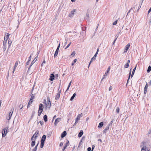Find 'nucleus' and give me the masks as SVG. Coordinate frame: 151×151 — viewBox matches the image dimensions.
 <instances>
[{
  "label": "nucleus",
  "instance_id": "7ed1b4c3",
  "mask_svg": "<svg viewBox=\"0 0 151 151\" xmlns=\"http://www.w3.org/2000/svg\"><path fill=\"white\" fill-rule=\"evenodd\" d=\"M110 67H109L108 68H107L106 71V72L105 74L104 75L102 78L101 79V82L106 77V76H107L108 75V73L109 72V71H110Z\"/></svg>",
  "mask_w": 151,
  "mask_h": 151
},
{
  "label": "nucleus",
  "instance_id": "4d7b16f0",
  "mask_svg": "<svg viewBox=\"0 0 151 151\" xmlns=\"http://www.w3.org/2000/svg\"><path fill=\"white\" fill-rule=\"evenodd\" d=\"M151 12V6L148 11V14H149V13H150Z\"/></svg>",
  "mask_w": 151,
  "mask_h": 151
},
{
  "label": "nucleus",
  "instance_id": "a18cd8bd",
  "mask_svg": "<svg viewBox=\"0 0 151 151\" xmlns=\"http://www.w3.org/2000/svg\"><path fill=\"white\" fill-rule=\"evenodd\" d=\"M75 51H73L71 55V56L72 57H73L75 55Z\"/></svg>",
  "mask_w": 151,
  "mask_h": 151
},
{
  "label": "nucleus",
  "instance_id": "6e6d98bb",
  "mask_svg": "<svg viewBox=\"0 0 151 151\" xmlns=\"http://www.w3.org/2000/svg\"><path fill=\"white\" fill-rule=\"evenodd\" d=\"M30 61H29V60H28V61L27 62V63H26L27 65L25 66L26 67H27V65H28L29 64Z\"/></svg>",
  "mask_w": 151,
  "mask_h": 151
},
{
  "label": "nucleus",
  "instance_id": "4468645a",
  "mask_svg": "<svg viewBox=\"0 0 151 151\" xmlns=\"http://www.w3.org/2000/svg\"><path fill=\"white\" fill-rule=\"evenodd\" d=\"M55 76L54 74H52L50 76V78H49L50 80V81H53L54 79Z\"/></svg>",
  "mask_w": 151,
  "mask_h": 151
},
{
  "label": "nucleus",
  "instance_id": "e2e57ef3",
  "mask_svg": "<svg viewBox=\"0 0 151 151\" xmlns=\"http://www.w3.org/2000/svg\"><path fill=\"white\" fill-rule=\"evenodd\" d=\"M86 17H88V18L89 17V14H88V13H87V14H86Z\"/></svg>",
  "mask_w": 151,
  "mask_h": 151
},
{
  "label": "nucleus",
  "instance_id": "dca6fc26",
  "mask_svg": "<svg viewBox=\"0 0 151 151\" xmlns=\"http://www.w3.org/2000/svg\"><path fill=\"white\" fill-rule=\"evenodd\" d=\"M69 143V141H68L67 142H66L65 145L64 146L63 148L62 149L63 151H64L65 149L66 148Z\"/></svg>",
  "mask_w": 151,
  "mask_h": 151
},
{
  "label": "nucleus",
  "instance_id": "bb28decb",
  "mask_svg": "<svg viewBox=\"0 0 151 151\" xmlns=\"http://www.w3.org/2000/svg\"><path fill=\"white\" fill-rule=\"evenodd\" d=\"M32 142H31V145L32 147H33L35 146V140H32Z\"/></svg>",
  "mask_w": 151,
  "mask_h": 151
},
{
  "label": "nucleus",
  "instance_id": "412c9836",
  "mask_svg": "<svg viewBox=\"0 0 151 151\" xmlns=\"http://www.w3.org/2000/svg\"><path fill=\"white\" fill-rule=\"evenodd\" d=\"M83 133V130H81L78 133V137H81Z\"/></svg>",
  "mask_w": 151,
  "mask_h": 151
},
{
  "label": "nucleus",
  "instance_id": "338daca9",
  "mask_svg": "<svg viewBox=\"0 0 151 151\" xmlns=\"http://www.w3.org/2000/svg\"><path fill=\"white\" fill-rule=\"evenodd\" d=\"M148 83H149V85L150 86L151 85V80Z\"/></svg>",
  "mask_w": 151,
  "mask_h": 151
},
{
  "label": "nucleus",
  "instance_id": "49530a36",
  "mask_svg": "<svg viewBox=\"0 0 151 151\" xmlns=\"http://www.w3.org/2000/svg\"><path fill=\"white\" fill-rule=\"evenodd\" d=\"M118 21V20H116V21H115V22H114L113 23V25H115L116 24L117 21Z\"/></svg>",
  "mask_w": 151,
  "mask_h": 151
},
{
  "label": "nucleus",
  "instance_id": "052dcab7",
  "mask_svg": "<svg viewBox=\"0 0 151 151\" xmlns=\"http://www.w3.org/2000/svg\"><path fill=\"white\" fill-rule=\"evenodd\" d=\"M63 142H60V147L62 146H63Z\"/></svg>",
  "mask_w": 151,
  "mask_h": 151
},
{
  "label": "nucleus",
  "instance_id": "0eeeda50",
  "mask_svg": "<svg viewBox=\"0 0 151 151\" xmlns=\"http://www.w3.org/2000/svg\"><path fill=\"white\" fill-rule=\"evenodd\" d=\"M6 128L4 129H3L2 131V134L3 137H4L7 134V131L6 130Z\"/></svg>",
  "mask_w": 151,
  "mask_h": 151
},
{
  "label": "nucleus",
  "instance_id": "1a4fd4ad",
  "mask_svg": "<svg viewBox=\"0 0 151 151\" xmlns=\"http://www.w3.org/2000/svg\"><path fill=\"white\" fill-rule=\"evenodd\" d=\"M130 46V45L129 43H128L126 46L124 50V52H126L128 50V49H129Z\"/></svg>",
  "mask_w": 151,
  "mask_h": 151
},
{
  "label": "nucleus",
  "instance_id": "a211bd4d",
  "mask_svg": "<svg viewBox=\"0 0 151 151\" xmlns=\"http://www.w3.org/2000/svg\"><path fill=\"white\" fill-rule=\"evenodd\" d=\"M9 34L7 33H6L5 34L4 39L7 40L9 38Z\"/></svg>",
  "mask_w": 151,
  "mask_h": 151
},
{
  "label": "nucleus",
  "instance_id": "ea45409f",
  "mask_svg": "<svg viewBox=\"0 0 151 151\" xmlns=\"http://www.w3.org/2000/svg\"><path fill=\"white\" fill-rule=\"evenodd\" d=\"M12 41H9V40H8V44L9 45V47L10 46L11 43H12Z\"/></svg>",
  "mask_w": 151,
  "mask_h": 151
},
{
  "label": "nucleus",
  "instance_id": "f704fd0d",
  "mask_svg": "<svg viewBox=\"0 0 151 151\" xmlns=\"http://www.w3.org/2000/svg\"><path fill=\"white\" fill-rule=\"evenodd\" d=\"M44 142H41V144H40V147L41 148H42L44 146Z\"/></svg>",
  "mask_w": 151,
  "mask_h": 151
},
{
  "label": "nucleus",
  "instance_id": "4c0bfd02",
  "mask_svg": "<svg viewBox=\"0 0 151 151\" xmlns=\"http://www.w3.org/2000/svg\"><path fill=\"white\" fill-rule=\"evenodd\" d=\"M71 81L70 82V83H69V85H68V87L67 88V90H66V91H67L69 89L70 87V85H71Z\"/></svg>",
  "mask_w": 151,
  "mask_h": 151
},
{
  "label": "nucleus",
  "instance_id": "774afa93",
  "mask_svg": "<svg viewBox=\"0 0 151 151\" xmlns=\"http://www.w3.org/2000/svg\"><path fill=\"white\" fill-rule=\"evenodd\" d=\"M148 133L149 134L151 133V129L149 130V132H148Z\"/></svg>",
  "mask_w": 151,
  "mask_h": 151
},
{
  "label": "nucleus",
  "instance_id": "b1692460",
  "mask_svg": "<svg viewBox=\"0 0 151 151\" xmlns=\"http://www.w3.org/2000/svg\"><path fill=\"white\" fill-rule=\"evenodd\" d=\"M76 96V93H74L73 94L72 96L71 97L70 99V101H72L75 98V97Z\"/></svg>",
  "mask_w": 151,
  "mask_h": 151
},
{
  "label": "nucleus",
  "instance_id": "58836bf2",
  "mask_svg": "<svg viewBox=\"0 0 151 151\" xmlns=\"http://www.w3.org/2000/svg\"><path fill=\"white\" fill-rule=\"evenodd\" d=\"M113 120H112V121L111 122H110V123L109 124H108L107 125H108L109 126V127H110V126H111V125H112V123H113Z\"/></svg>",
  "mask_w": 151,
  "mask_h": 151
},
{
  "label": "nucleus",
  "instance_id": "f03ea898",
  "mask_svg": "<svg viewBox=\"0 0 151 151\" xmlns=\"http://www.w3.org/2000/svg\"><path fill=\"white\" fill-rule=\"evenodd\" d=\"M39 132L37 130L36 131L35 133L34 134L33 136L32 137L31 140H33L35 139H36L37 137L39 136Z\"/></svg>",
  "mask_w": 151,
  "mask_h": 151
},
{
  "label": "nucleus",
  "instance_id": "2eb2a0df",
  "mask_svg": "<svg viewBox=\"0 0 151 151\" xmlns=\"http://www.w3.org/2000/svg\"><path fill=\"white\" fill-rule=\"evenodd\" d=\"M109 126L107 125L106 126V128L105 129L103 130V134H105L106 133L107 131L109 129Z\"/></svg>",
  "mask_w": 151,
  "mask_h": 151
},
{
  "label": "nucleus",
  "instance_id": "423d86ee",
  "mask_svg": "<svg viewBox=\"0 0 151 151\" xmlns=\"http://www.w3.org/2000/svg\"><path fill=\"white\" fill-rule=\"evenodd\" d=\"M83 116V114L81 113L80 114H79L77 116L76 118V123H77V121L80 120V118L82 117Z\"/></svg>",
  "mask_w": 151,
  "mask_h": 151
},
{
  "label": "nucleus",
  "instance_id": "680f3d73",
  "mask_svg": "<svg viewBox=\"0 0 151 151\" xmlns=\"http://www.w3.org/2000/svg\"><path fill=\"white\" fill-rule=\"evenodd\" d=\"M112 89V88L111 87V86H110V87L109 88V91H110Z\"/></svg>",
  "mask_w": 151,
  "mask_h": 151
},
{
  "label": "nucleus",
  "instance_id": "864d4df0",
  "mask_svg": "<svg viewBox=\"0 0 151 151\" xmlns=\"http://www.w3.org/2000/svg\"><path fill=\"white\" fill-rule=\"evenodd\" d=\"M98 52H96V53L95 54V55H94V57H96L97 54H98Z\"/></svg>",
  "mask_w": 151,
  "mask_h": 151
},
{
  "label": "nucleus",
  "instance_id": "37998d69",
  "mask_svg": "<svg viewBox=\"0 0 151 151\" xmlns=\"http://www.w3.org/2000/svg\"><path fill=\"white\" fill-rule=\"evenodd\" d=\"M115 37H116V38L115 39V40H114V41H113V44L114 45L115 43V42L117 39V38L118 37V36H117V35H116L115 36Z\"/></svg>",
  "mask_w": 151,
  "mask_h": 151
},
{
  "label": "nucleus",
  "instance_id": "c85d7f7f",
  "mask_svg": "<svg viewBox=\"0 0 151 151\" xmlns=\"http://www.w3.org/2000/svg\"><path fill=\"white\" fill-rule=\"evenodd\" d=\"M32 102H33V101L32 100H30L29 101V102H28V104L27 108H28V107L30 105V104H32Z\"/></svg>",
  "mask_w": 151,
  "mask_h": 151
},
{
  "label": "nucleus",
  "instance_id": "a878e982",
  "mask_svg": "<svg viewBox=\"0 0 151 151\" xmlns=\"http://www.w3.org/2000/svg\"><path fill=\"white\" fill-rule=\"evenodd\" d=\"M147 149V147L146 146H143L141 149V151H146Z\"/></svg>",
  "mask_w": 151,
  "mask_h": 151
},
{
  "label": "nucleus",
  "instance_id": "09e8293b",
  "mask_svg": "<svg viewBox=\"0 0 151 151\" xmlns=\"http://www.w3.org/2000/svg\"><path fill=\"white\" fill-rule=\"evenodd\" d=\"M23 105L22 104H20L19 106V107L20 108V109H22L23 107Z\"/></svg>",
  "mask_w": 151,
  "mask_h": 151
},
{
  "label": "nucleus",
  "instance_id": "6e6552de",
  "mask_svg": "<svg viewBox=\"0 0 151 151\" xmlns=\"http://www.w3.org/2000/svg\"><path fill=\"white\" fill-rule=\"evenodd\" d=\"M14 110V108H12L11 110H12V112H11L9 113V116H9V118L8 119L7 118V119L8 120H10L11 119V118L12 116V114H13Z\"/></svg>",
  "mask_w": 151,
  "mask_h": 151
},
{
  "label": "nucleus",
  "instance_id": "aec40b11",
  "mask_svg": "<svg viewBox=\"0 0 151 151\" xmlns=\"http://www.w3.org/2000/svg\"><path fill=\"white\" fill-rule=\"evenodd\" d=\"M104 125V122H100L98 127V128H102Z\"/></svg>",
  "mask_w": 151,
  "mask_h": 151
},
{
  "label": "nucleus",
  "instance_id": "5701e85b",
  "mask_svg": "<svg viewBox=\"0 0 151 151\" xmlns=\"http://www.w3.org/2000/svg\"><path fill=\"white\" fill-rule=\"evenodd\" d=\"M135 9V8L134 7H133V8H132L127 13V14H129L131 12H133L134 13V10Z\"/></svg>",
  "mask_w": 151,
  "mask_h": 151
},
{
  "label": "nucleus",
  "instance_id": "cd10ccee",
  "mask_svg": "<svg viewBox=\"0 0 151 151\" xmlns=\"http://www.w3.org/2000/svg\"><path fill=\"white\" fill-rule=\"evenodd\" d=\"M43 119L45 122H46L47 121V116L46 115L44 116Z\"/></svg>",
  "mask_w": 151,
  "mask_h": 151
},
{
  "label": "nucleus",
  "instance_id": "bf43d9fd",
  "mask_svg": "<svg viewBox=\"0 0 151 151\" xmlns=\"http://www.w3.org/2000/svg\"><path fill=\"white\" fill-rule=\"evenodd\" d=\"M37 150V148L36 147H34V149H33L32 151H36Z\"/></svg>",
  "mask_w": 151,
  "mask_h": 151
},
{
  "label": "nucleus",
  "instance_id": "ddd939ff",
  "mask_svg": "<svg viewBox=\"0 0 151 151\" xmlns=\"http://www.w3.org/2000/svg\"><path fill=\"white\" fill-rule=\"evenodd\" d=\"M60 93H61L60 91H58V93H57V94L56 97L55 98V99L56 100L58 99L60 97Z\"/></svg>",
  "mask_w": 151,
  "mask_h": 151
},
{
  "label": "nucleus",
  "instance_id": "8fccbe9b",
  "mask_svg": "<svg viewBox=\"0 0 151 151\" xmlns=\"http://www.w3.org/2000/svg\"><path fill=\"white\" fill-rule=\"evenodd\" d=\"M119 107L117 108L116 109V112L117 113H119Z\"/></svg>",
  "mask_w": 151,
  "mask_h": 151
},
{
  "label": "nucleus",
  "instance_id": "69168bd1",
  "mask_svg": "<svg viewBox=\"0 0 151 151\" xmlns=\"http://www.w3.org/2000/svg\"><path fill=\"white\" fill-rule=\"evenodd\" d=\"M77 61V59H75L74 60H73V63H76Z\"/></svg>",
  "mask_w": 151,
  "mask_h": 151
},
{
  "label": "nucleus",
  "instance_id": "e433bc0d",
  "mask_svg": "<svg viewBox=\"0 0 151 151\" xmlns=\"http://www.w3.org/2000/svg\"><path fill=\"white\" fill-rule=\"evenodd\" d=\"M3 51L4 52L6 50V46L3 45Z\"/></svg>",
  "mask_w": 151,
  "mask_h": 151
},
{
  "label": "nucleus",
  "instance_id": "473e14b6",
  "mask_svg": "<svg viewBox=\"0 0 151 151\" xmlns=\"http://www.w3.org/2000/svg\"><path fill=\"white\" fill-rule=\"evenodd\" d=\"M32 65V64H31L30 66H29V68H28V71H27V73L28 74H31V72H29V70L31 66Z\"/></svg>",
  "mask_w": 151,
  "mask_h": 151
},
{
  "label": "nucleus",
  "instance_id": "c9c22d12",
  "mask_svg": "<svg viewBox=\"0 0 151 151\" xmlns=\"http://www.w3.org/2000/svg\"><path fill=\"white\" fill-rule=\"evenodd\" d=\"M33 53H32V54H31L30 55V56L29 58V59H28V60H29V61H30V60L31 59V57L32 56H33Z\"/></svg>",
  "mask_w": 151,
  "mask_h": 151
},
{
  "label": "nucleus",
  "instance_id": "6ab92c4d",
  "mask_svg": "<svg viewBox=\"0 0 151 151\" xmlns=\"http://www.w3.org/2000/svg\"><path fill=\"white\" fill-rule=\"evenodd\" d=\"M46 139V135H43L42 137V138H41V142H45V141Z\"/></svg>",
  "mask_w": 151,
  "mask_h": 151
},
{
  "label": "nucleus",
  "instance_id": "2f4dec72",
  "mask_svg": "<svg viewBox=\"0 0 151 151\" xmlns=\"http://www.w3.org/2000/svg\"><path fill=\"white\" fill-rule=\"evenodd\" d=\"M131 69L130 70L129 73V76L128 78V80H127V84L128 83L129 80V78H130V75H131Z\"/></svg>",
  "mask_w": 151,
  "mask_h": 151
},
{
  "label": "nucleus",
  "instance_id": "603ef678",
  "mask_svg": "<svg viewBox=\"0 0 151 151\" xmlns=\"http://www.w3.org/2000/svg\"><path fill=\"white\" fill-rule=\"evenodd\" d=\"M87 150L88 151H91V147H88V148Z\"/></svg>",
  "mask_w": 151,
  "mask_h": 151
},
{
  "label": "nucleus",
  "instance_id": "a19ab883",
  "mask_svg": "<svg viewBox=\"0 0 151 151\" xmlns=\"http://www.w3.org/2000/svg\"><path fill=\"white\" fill-rule=\"evenodd\" d=\"M35 97V96L33 94L32 95L30 100H32Z\"/></svg>",
  "mask_w": 151,
  "mask_h": 151
},
{
  "label": "nucleus",
  "instance_id": "13d9d810",
  "mask_svg": "<svg viewBox=\"0 0 151 151\" xmlns=\"http://www.w3.org/2000/svg\"><path fill=\"white\" fill-rule=\"evenodd\" d=\"M95 147V146L94 145H93L92 146V151H93V150L94 149V148Z\"/></svg>",
  "mask_w": 151,
  "mask_h": 151
},
{
  "label": "nucleus",
  "instance_id": "9d476101",
  "mask_svg": "<svg viewBox=\"0 0 151 151\" xmlns=\"http://www.w3.org/2000/svg\"><path fill=\"white\" fill-rule=\"evenodd\" d=\"M76 10L75 9L73 11H72L71 13L69 14V17H73L74 14L75 12H76Z\"/></svg>",
  "mask_w": 151,
  "mask_h": 151
},
{
  "label": "nucleus",
  "instance_id": "3c124183",
  "mask_svg": "<svg viewBox=\"0 0 151 151\" xmlns=\"http://www.w3.org/2000/svg\"><path fill=\"white\" fill-rule=\"evenodd\" d=\"M137 66H136L133 69L132 72H133L134 73L135 70H136V68Z\"/></svg>",
  "mask_w": 151,
  "mask_h": 151
},
{
  "label": "nucleus",
  "instance_id": "f8f14e48",
  "mask_svg": "<svg viewBox=\"0 0 151 151\" xmlns=\"http://www.w3.org/2000/svg\"><path fill=\"white\" fill-rule=\"evenodd\" d=\"M148 84L147 83H146V84L144 88V93L145 94L147 93V90L148 89Z\"/></svg>",
  "mask_w": 151,
  "mask_h": 151
},
{
  "label": "nucleus",
  "instance_id": "9b49d317",
  "mask_svg": "<svg viewBox=\"0 0 151 151\" xmlns=\"http://www.w3.org/2000/svg\"><path fill=\"white\" fill-rule=\"evenodd\" d=\"M61 120V119L60 118H58L56 119L55 121L54 124L56 126L58 123Z\"/></svg>",
  "mask_w": 151,
  "mask_h": 151
},
{
  "label": "nucleus",
  "instance_id": "4be33fe9",
  "mask_svg": "<svg viewBox=\"0 0 151 151\" xmlns=\"http://www.w3.org/2000/svg\"><path fill=\"white\" fill-rule=\"evenodd\" d=\"M18 65V62L17 61H16V62L15 63V65L14 66V69H13V73H14V71H15V69L16 68V67Z\"/></svg>",
  "mask_w": 151,
  "mask_h": 151
},
{
  "label": "nucleus",
  "instance_id": "c756f323",
  "mask_svg": "<svg viewBox=\"0 0 151 151\" xmlns=\"http://www.w3.org/2000/svg\"><path fill=\"white\" fill-rule=\"evenodd\" d=\"M151 71V67L150 66H149L148 68V69L147 70V72L148 73H149Z\"/></svg>",
  "mask_w": 151,
  "mask_h": 151
},
{
  "label": "nucleus",
  "instance_id": "20e7f679",
  "mask_svg": "<svg viewBox=\"0 0 151 151\" xmlns=\"http://www.w3.org/2000/svg\"><path fill=\"white\" fill-rule=\"evenodd\" d=\"M60 43L59 44L58 46L57 49L55 51V53L54 55V58H55L58 55L59 50L60 47Z\"/></svg>",
  "mask_w": 151,
  "mask_h": 151
},
{
  "label": "nucleus",
  "instance_id": "7c9ffc66",
  "mask_svg": "<svg viewBox=\"0 0 151 151\" xmlns=\"http://www.w3.org/2000/svg\"><path fill=\"white\" fill-rule=\"evenodd\" d=\"M7 40H5L4 39V42H3V45H5V46L7 45Z\"/></svg>",
  "mask_w": 151,
  "mask_h": 151
},
{
  "label": "nucleus",
  "instance_id": "79ce46f5",
  "mask_svg": "<svg viewBox=\"0 0 151 151\" xmlns=\"http://www.w3.org/2000/svg\"><path fill=\"white\" fill-rule=\"evenodd\" d=\"M35 111H32V115L31 116V117L32 118V117L34 116V115L35 114Z\"/></svg>",
  "mask_w": 151,
  "mask_h": 151
},
{
  "label": "nucleus",
  "instance_id": "c03bdc74",
  "mask_svg": "<svg viewBox=\"0 0 151 151\" xmlns=\"http://www.w3.org/2000/svg\"><path fill=\"white\" fill-rule=\"evenodd\" d=\"M129 66V64H128L127 63H126L124 65V67L125 68H127Z\"/></svg>",
  "mask_w": 151,
  "mask_h": 151
},
{
  "label": "nucleus",
  "instance_id": "f3484780",
  "mask_svg": "<svg viewBox=\"0 0 151 151\" xmlns=\"http://www.w3.org/2000/svg\"><path fill=\"white\" fill-rule=\"evenodd\" d=\"M67 133L66 131H64L61 134V138H63L66 135Z\"/></svg>",
  "mask_w": 151,
  "mask_h": 151
},
{
  "label": "nucleus",
  "instance_id": "f257e3e1",
  "mask_svg": "<svg viewBox=\"0 0 151 151\" xmlns=\"http://www.w3.org/2000/svg\"><path fill=\"white\" fill-rule=\"evenodd\" d=\"M43 108L44 107L43 105L42 104H40L39 105V110L38 112V115L39 116H40L41 114L43 111Z\"/></svg>",
  "mask_w": 151,
  "mask_h": 151
},
{
  "label": "nucleus",
  "instance_id": "39448f33",
  "mask_svg": "<svg viewBox=\"0 0 151 151\" xmlns=\"http://www.w3.org/2000/svg\"><path fill=\"white\" fill-rule=\"evenodd\" d=\"M47 105L46 106V107L50 108L51 106V102L50 100V99L49 98V96H47Z\"/></svg>",
  "mask_w": 151,
  "mask_h": 151
},
{
  "label": "nucleus",
  "instance_id": "72a5a7b5",
  "mask_svg": "<svg viewBox=\"0 0 151 151\" xmlns=\"http://www.w3.org/2000/svg\"><path fill=\"white\" fill-rule=\"evenodd\" d=\"M37 59V56L34 59V60H33V61L32 62L31 64H32V65L35 62V61H36Z\"/></svg>",
  "mask_w": 151,
  "mask_h": 151
},
{
  "label": "nucleus",
  "instance_id": "de8ad7c7",
  "mask_svg": "<svg viewBox=\"0 0 151 151\" xmlns=\"http://www.w3.org/2000/svg\"><path fill=\"white\" fill-rule=\"evenodd\" d=\"M71 44V42H70L68 45L65 48V49H66L67 48H68L69 47L70 45V44Z\"/></svg>",
  "mask_w": 151,
  "mask_h": 151
},
{
  "label": "nucleus",
  "instance_id": "5fc2aeb1",
  "mask_svg": "<svg viewBox=\"0 0 151 151\" xmlns=\"http://www.w3.org/2000/svg\"><path fill=\"white\" fill-rule=\"evenodd\" d=\"M40 123L41 125H42L43 124V122L42 121H40Z\"/></svg>",
  "mask_w": 151,
  "mask_h": 151
},
{
  "label": "nucleus",
  "instance_id": "393cba45",
  "mask_svg": "<svg viewBox=\"0 0 151 151\" xmlns=\"http://www.w3.org/2000/svg\"><path fill=\"white\" fill-rule=\"evenodd\" d=\"M95 59H96V57H94V56H93V57L91 58V61L90 62L89 64V65H88V67H89V66L91 63V62H92L93 60H95Z\"/></svg>",
  "mask_w": 151,
  "mask_h": 151
},
{
  "label": "nucleus",
  "instance_id": "0e129e2a",
  "mask_svg": "<svg viewBox=\"0 0 151 151\" xmlns=\"http://www.w3.org/2000/svg\"><path fill=\"white\" fill-rule=\"evenodd\" d=\"M44 104L47 105L46 104V100H45L44 101Z\"/></svg>",
  "mask_w": 151,
  "mask_h": 151
}]
</instances>
